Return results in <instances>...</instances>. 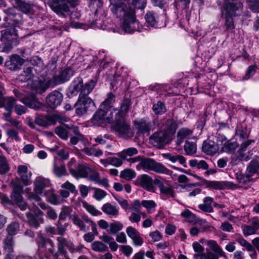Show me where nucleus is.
<instances>
[{"label":"nucleus","mask_w":259,"mask_h":259,"mask_svg":"<svg viewBox=\"0 0 259 259\" xmlns=\"http://www.w3.org/2000/svg\"><path fill=\"white\" fill-rule=\"evenodd\" d=\"M97 81L91 79L88 82L83 83V88L81 94H79L78 99L76 103V113L79 116H82L88 111L94 110L96 107L91 98L88 96L90 94L95 87Z\"/></svg>","instance_id":"1"},{"label":"nucleus","mask_w":259,"mask_h":259,"mask_svg":"<svg viewBox=\"0 0 259 259\" xmlns=\"http://www.w3.org/2000/svg\"><path fill=\"white\" fill-rule=\"evenodd\" d=\"M167 129H163L154 133L151 137L150 140L155 146L161 148L165 144L167 143L168 135L173 133L175 130V123L171 120H167L166 121Z\"/></svg>","instance_id":"2"},{"label":"nucleus","mask_w":259,"mask_h":259,"mask_svg":"<svg viewBox=\"0 0 259 259\" xmlns=\"http://www.w3.org/2000/svg\"><path fill=\"white\" fill-rule=\"evenodd\" d=\"M0 44V50L4 53H8L12 49V40L13 35H16V31L14 28H8L2 31Z\"/></svg>","instance_id":"3"},{"label":"nucleus","mask_w":259,"mask_h":259,"mask_svg":"<svg viewBox=\"0 0 259 259\" xmlns=\"http://www.w3.org/2000/svg\"><path fill=\"white\" fill-rule=\"evenodd\" d=\"M78 0H49L51 9L57 14L68 12L70 7H74Z\"/></svg>","instance_id":"4"},{"label":"nucleus","mask_w":259,"mask_h":259,"mask_svg":"<svg viewBox=\"0 0 259 259\" xmlns=\"http://www.w3.org/2000/svg\"><path fill=\"white\" fill-rule=\"evenodd\" d=\"M75 162L74 159H71L68 164L70 174L77 179L88 178L91 166L88 163H82L78 165L76 169H74L72 165L75 164Z\"/></svg>","instance_id":"5"},{"label":"nucleus","mask_w":259,"mask_h":259,"mask_svg":"<svg viewBox=\"0 0 259 259\" xmlns=\"http://www.w3.org/2000/svg\"><path fill=\"white\" fill-rule=\"evenodd\" d=\"M112 122H114V130L119 136L123 137H129L132 135L130 126L126 121L125 118L113 117Z\"/></svg>","instance_id":"6"},{"label":"nucleus","mask_w":259,"mask_h":259,"mask_svg":"<svg viewBox=\"0 0 259 259\" xmlns=\"http://www.w3.org/2000/svg\"><path fill=\"white\" fill-rule=\"evenodd\" d=\"M224 9L225 10V14L232 16L237 17L241 15L243 9V3L240 1L229 2L226 0Z\"/></svg>","instance_id":"7"},{"label":"nucleus","mask_w":259,"mask_h":259,"mask_svg":"<svg viewBox=\"0 0 259 259\" xmlns=\"http://www.w3.org/2000/svg\"><path fill=\"white\" fill-rule=\"evenodd\" d=\"M52 80L33 79L29 80L28 85L36 93L42 94L45 93L50 87Z\"/></svg>","instance_id":"8"},{"label":"nucleus","mask_w":259,"mask_h":259,"mask_svg":"<svg viewBox=\"0 0 259 259\" xmlns=\"http://www.w3.org/2000/svg\"><path fill=\"white\" fill-rule=\"evenodd\" d=\"M112 114V112L109 114L108 112L100 108L91 118V122L95 126L100 125L104 121L111 123L114 117Z\"/></svg>","instance_id":"9"},{"label":"nucleus","mask_w":259,"mask_h":259,"mask_svg":"<svg viewBox=\"0 0 259 259\" xmlns=\"http://www.w3.org/2000/svg\"><path fill=\"white\" fill-rule=\"evenodd\" d=\"M15 8L13 6V8H9L4 10V12L7 16L4 18V20L6 21H10L8 22L9 24H11L15 26H18L20 20H21V15L18 14L16 12Z\"/></svg>","instance_id":"10"},{"label":"nucleus","mask_w":259,"mask_h":259,"mask_svg":"<svg viewBox=\"0 0 259 259\" xmlns=\"http://www.w3.org/2000/svg\"><path fill=\"white\" fill-rule=\"evenodd\" d=\"M83 88V79L77 77L75 78L70 84L67 92V95L69 97L76 96L79 92L81 94Z\"/></svg>","instance_id":"11"},{"label":"nucleus","mask_w":259,"mask_h":259,"mask_svg":"<svg viewBox=\"0 0 259 259\" xmlns=\"http://www.w3.org/2000/svg\"><path fill=\"white\" fill-rule=\"evenodd\" d=\"M24 60L18 55H12L5 62V66L11 71L19 69L24 64Z\"/></svg>","instance_id":"12"},{"label":"nucleus","mask_w":259,"mask_h":259,"mask_svg":"<svg viewBox=\"0 0 259 259\" xmlns=\"http://www.w3.org/2000/svg\"><path fill=\"white\" fill-rule=\"evenodd\" d=\"M74 74L73 71L70 68H66L61 70L58 76H54L52 81L55 85L63 83L69 80Z\"/></svg>","instance_id":"13"},{"label":"nucleus","mask_w":259,"mask_h":259,"mask_svg":"<svg viewBox=\"0 0 259 259\" xmlns=\"http://www.w3.org/2000/svg\"><path fill=\"white\" fill-rule=\"evenodd\" d=\"M17 172L20 176L21 180L24 186H28L31 184L32 174L28 171L26 165H20L18 166Z\"/></svg>","instance_id":"14"},{"label":"nucleus","mask_w":259,"mask_h":259,"mask_svg":"<svg viewBox=\"0 0 259 259\" xmlns=\"http://www.w3.org/2000/svg\"><path fill=\"white\" fill-rule=\"evenodd\" d=\"M63 100L62 94L57 91H54L46 98V102L51 108H55L60 105Z\"/></svg>","instance_id":"15"},{"label":"nucleus","mask_w":259,"mask_h":259,"mask_svg":"<svg viewBox=\"0 0 259 259\" xmlns=\"http://www.w3.org/2000/svg\"><path fill=\"white\" fill-rule=\"evenodd\" d=\"M115 101V95L111 93H109L107 94V98L101 104L100 108L108 112L109 114L112 112V115L114 117V113L116 109L113 107Z\"/></svg>","instance_id":"16"},{"label":"nucleus","mask_w":259,"mask_h":259,"mask_svg":"<svg viewBox=\"0 0 259 259\" xmlns=\"http://www.w3.org/2000/svg\"><path fill=\"white\" fill-rule=\"evenodd\" d=\"M33 184L34 191L36 193L39 194H42L43 190L49 187L51 185L50 180L41 176L37 177L35 179Z\"/></svg>","instance_id":"17"},{"label":"nucleus","mask_w":259,"mask_h":259,"mask_svg":"<svg viewBox=\"0 0 259 259\" xmlns=\"http://www.w3.org/2000/svg\"><path fill=\"white\" fill-rule=\"evenodd\" d=\"M12 5L17 9L27 14H33V6L25 3L21 0H9Z\"/></svg>","instance_id":"18"},{"label":"nucleus","mask_w":259,"mask_h":259,"mask_svg":"<svg viewBox=\"0 0 259 259\" xmlns=\"http://www.w3.org/2000/svg\"><path fill=\"white\" fill-rule=\"evenodd\" d=\"M101 209L110 217H116L119 214V207L115 203H106L103 205Z\"/></svg>","instance_id":"19"},{"label":"nucleus","mask_w":259,"mask_h":259,"mask_svg":"<svg viewBox=\"0 0 259 259\" xmlns=\"http://www.w3.org/2000/svg\"><path fill=\"white\" fill-rule=\"evenodd\" d=\"M131 101L128 99H124L121 104L119 110H117L115 109V111L114 113V117L125 118L126 114L129 111Z\"/></svg>","instance_id":"20"},{"label":"nucleus","mask_w":259,"mask_h":259,"mask_svg":"<svg viewBox=\"0 0 259 259\" xmlns=\"http://www.w3.org/2000/svg\"><path fill=\"white\" fill-rule=\"evenodd\" d=\"M161 156L163 158L168 160L172 163H175L179 162L180 164L182 165L185 167L187 166L185 158L183 155L171 153H166L161 154Z\"/></svg>","instance_id":"21"},{"label":"nucleus","mask_w":259,"mask_h":259,"mask_svg":"<svg viewBox=\"0 0 259 259\" xmlns=\"http://www.w3.org/2000/svg\"><path fill=\"white\" fill-rule=\"evenodd\" d=\"M85 218H89L87 215H83L82 218L80 219L78 216L75 214H72L69 217L70 219L72 221L73 223L77 226L80 231H88L90 229L89 226L85 225L87 223L85 221Z\"/></svg>","instance_id":"22"},{"label":"nucleus","mask_w":259,"mask_h":259,"mask_svg":"<svg viewBox=\"0 0 259 259\" xmlns=\"http://www.w3.org/2000/svg\"><path fill=\"white\" fill-rule=\"evenodd\" d=\"M62 162L60 159L57 158L55 157L54 158L53 172L58 177H61L67 175L65 166L61 163Z\"/></svg>","instance_id":"23"},{"label":"nucleus","mask_w":259,"mask_h":259,"mask_svg":"<svg viewBox=\"0 0 259 259\" xmlns=\"http://www.w3.org/2000/svg\"><path fill=\"white\" fill-rule=\"evenodd\" d=\"M16 103V100L13 98H5L3 96L2 88H0V107H5L6 110L11 111Z\"/></svg>","instance_id":"24"},{"label":"nucleus","mask_w":259,"mask_h":259,"mask_svg":"<svg viewBox=\"0 0 259 259\" xmlns=\"http://www.w3.org/2000/svg\"><path fill=\"white\" fill-rule=\"evenodd\" d=\"M202 150L208 155H213L217 152L219 148L214 142L208 140L204 141L202 146Z\"/></svg>","instance_id":"25"},{"label":"nucleus","mask_w":259,"mask_h":259,"mask_svg":"<svg viewBox=\"0 0 259 259\" xmlns=\"http://www.w3.org/2000/svg\"><path fill=\"white\" fill-rule=\"evenodd\" d=\"M206 244L218 256H222L227 258V255L223 249L219 245L217 241L213 240L207 241Z\"/></svg>","instance_id":"26"},{"label":"nucleus","mask_w":259,"mask_h":259,"mask_svg":"<svg viewBox=\"0 0 259 259\" xmlns=\"http://www.w3.org/2000/svg\"><path fill=\"white\" fill-rule=\"evenodd\" d=\"M47 119L50 123L55 124L57 121L64 124L65 122L70 121V118L59 113H55L52 115H48Z\"/></svg>","instance_id":"27"},{"label":"nucleus","mask_w":259,"mask_h":259,"mask_svg":"<svg viewBox=\"0 0 259 259\" xmlns=\"http://www.w3.org/2000/svg\"><path fill=\"white\" fill-rule=\"evenodd\" d=\"M139 182L141 186L148 191H152L153 185L151 178L147 175H142L139 178Z\"/></svg>","instance_id":"28"},{"label":"nucleus","mask_w":259,"mask_h":259,"mask_svg":"<svg viewBox=\"0 0 259 259\" xmlns=\"http://www.w3.org/2000/svg\"><path fill=\"white\" fill-rule=\"evenodd\" d=\"M154 160L151 158H142L141 162L136 166V169L140 170L142 169L145 171L151 170Z\"/></svg>","instance_id":"29"},{"label":"nucleus","mask_w":259,"mask_h":259,"mask_svg":"<svg viewBox=\"0 0 259 259\" xmlns=\"http://www.w3.org/2000/svg\"><path fill=\"white\" fill-rule=\"evenodd\" d=\"M10 169L9 161L3 153L0 151V175L7 174Z\"/></svg>","instance_id":"30"},{"label":"nucleus","mask_w":259,"mask_h":259,"mask_svg":"<svg viewBox=\"0 0 259 259\" xmlns=\"http://www.w3.org/2000/svg\"><path fill=\"white\" fill-rule=\"evenodd\" d=\"M146 22L148 27L158 28L157 15L153 12H148L145 16Z\"/></svg>","instance_id":"31"},{"label":"nucleus","mask_w":259,"mask_h":259,"mask_svg":"<svg viewBox=\"0 0 259 259\" xmlns=\"http://www.w3.org/2000/svg\"><path fill=\"white\" fill-rule=\"evenodd\" d=\"M192 134V131L189 128H182L180 129L177 134V145H180L183 142L185 139L189 138Z\"/></svg>","instance_id":"32"},{"label":"nucleus","mask_w":259,"mask_h":259,"mask_svg":"<svg viewBox=\"0 0 259 259\" xmlns=\"http://www.w3.org/2000/svg\"><path fill=\"white\" fill-rule=\"evenodd\" d=\"M57 240L58 252L56 253L66 254L67 251L65 249L64 247H66L68 248V246L69 245L71 242L68 241L66 239L62 237H57Z\"/></svg>","instance_id":"33"},{"label":"nucleus","mask_w":259,"mask_h":259,"mask_svg":"<svg viewBox=\"0 0 259 259\" xmlns=\"http://www.w3.org/2000/svg\"><path fill=\"white\" fill-rule=\"evenodd\" d=\"M213 199L211 197H206L204 200L203 203L199 205V208L205 212H213V207L211 205Z\"/></svg>","instance_id":"34"},{"label":"nucleus","mask_w":259,"mask_h":259,"mask_svg":"<svg viewBox=\"0 0 259 259\" xmlns=\"http://www.w3.org/2000/svg\"><path fill=\"white\" fill-rule=\"evenodd\" d=\"M253 226H245L243 228V233L244 236H248L255 234L259 229V224L257 222L253 221Z\"/></svg>","instance_id":"35"},{"label":"nucleus","mask_w":259,"mask_h":259,"mask_svg":"<svg viewBox=\"0 0 259 259\" xmlns=\"http://www.w3.org/2000/svg\"><path fill=\"white\" fill-rule=\"evenodd\" d=\"M246 170L252 177L254 174L259 172V157L255 158L250 162Z\"/></svg>","instance_id":"36"},{"label":"nucleus","mask_w":259,"mask_h":259,"mask_svg":"<svg viewBox=\"0 0 259 259\" xmlns=\"http://www.w3.org/2000/svg\"><path fill=\"white\" fill-rule=\"evenodd\" d=\"M138 150L134 147H130L125 149L120 152L117 153L116 154L122 159H126L128 156H132L136 155L138 153Z\"/></svg>","instance_id":"37"},{"label":"nucleus","mask_w":259,"mask_h":259,"mask_svg":"<svg viewBox=\"0 0 259 259\" xmlns=\"http://www.w3.org/2000/svg\"><path fill=\"white\" fill-rule=\"evenodd\" d=\"M44 194L47 197V200L52 204L57 205L62 202V199L51 191L45 192Z\"/></svg>","instance_id":"38"},{"label":"nucleus","mask_w":259,"mask_h":259,"mask_svg":"<svg viewBox=\"0 0 259 259\" xmlns=\"http://www.w3.org/2000/svg\"><path fill=\"white\" fill-rule=\"evenodd\" d=\"M160 193L163 199H166L169 197L175 198V193L171 187L166 186H162L160 188Z\"/></svg>","instance_id":"39"},{"label":"nucleus","mask_w":259,"mask_h":259,"mask_svg":"<svg viewBox=\"0 0 259 259\" xmlns=\"http://www.w3.org/2000/svg\"><path fill=\"white\" fill-rule=\"evenodd\" d=\"M152 171H154L157 173L164 174L168 175H170L171 174V171L167 168L162 164L156 162L154 161L153 165L152 168Z\"/></svg>","instance_id":"40"},{"label":"nucleus","mask_w":259,"mask_h":259,"mask_svg":"<svg viewBox=\"0 0 259 259\" xmlns=\"http://www.w3.org/2000/svg\"><path fill=\"white\" fill-rule=\"evenodd\" d=\"M181 215L189 223L195 224L198 221V218L189 209H185L181 213Z\"/></svg>","instance_id":"41"},{"label":"nucleus","mask_w":259,"mask_h":259,"mask_svg":"<svg viewBox=\"0 0 259 259\" xmlns=\"http://www.w3.org/2000/svg\"><path fill=\"white\" fill-rule=\"evenodd\" d=\"M152 110L155 114L161 115L166 111V108L163 102L158 101L156 103L153 104Z\"/></svg>","instance_id":"42"},{"label":"nucleus","mask_w":259,"mask_h":259,"mask_svg":"<svg viewBox=\"0 0 259 259\" xmlns=\"http://www.w3.org/2000/svg\"><path fill=\"white\" fill-rule=\"evenodd\" d=\"M136 128L141 133H149L150 125L149 123L144 120H140L136 122Z\"/></svg>","instance_id":"43"},{"label":"nucleus","mask_w":259,"mask_h":259,"mask_svg":"<svg viewBox=\"0 0 259 259\" xmlns=\"http://www.w3.org/2000/svg\"><path fill=\"white\" fill-rule=\"evenodd\" d=\"M237 147V144L236 142L228 140L224 146L220 148L223 152L230 153L234 152Z\"/></svg>","instance_id":"44"},{"label":"nucleus","mask_w":259,"mask_h":259,"mask_svg":"<svg viewBox=\"0 0 259 259\" xmlns=\"http://www.w3.org/2000/svg\"><path fill=\"white\" fill-rule=\"evenodd\" d=\"M92 249L96 252H103L106 251L108 247L103 242L99 241H96L91 244Z\"/></svg>","instance_id":"45"},{"label":"nucleus","mask_w":259,"mask_h":259,"mask_svg":"<svg viewBox=\"0 0 259 259\" xmlns=\"http://www.w3.org/2000/svg\"><path fill=\"white\" fill-rule=\"evenodd\" d=\"M251 177L250 174L247 172V170L245 171V176L240 171H238L235 174V178L237 181L239 183L243 184H246L247 182H249Z\"/></svg>","instance_id":"46"},{"label":"nucleus","mask_w":259,"mask_h":259,"mask_svg":"<svg viewBox=\"0 0 259 259\" xmlns=\"http://www.w3.org/2000/svg\"><path fill=\"white\" fill-rule=\"evenodd\" d=\"M72 211V208L68 206L63 205L61 208V211L59 215V220H65L66 218L71 215V213Z\"/></svg>","instance_id":"47"},{"label":"nucleus","mask_w":259,"mask_h":259,"mask_svg":"<svg viewBox=\"0 0 259 259\" xmlns=\"http://www.w3.org/2000/svg\"><path fill=\"white\" fill-rule=\"evenodd\" d=\"M142 206L145 207L148 213L153 212V209H155L157 206L156 203L152 200H144L141 201Z\"/></svg>","instance_id":"48"},{"label":"nucleus","mask_w":259,"mask_h":259,"mask_svg":"<svg viewBox=\"0 0 259 259\" xmlns=\"http://www.w3.org/2000/svg\"><path fill=\"white\" fill-rule=\"evenodd\" d=\"M20 100L25 105L31 108L35 109L36 108V99L34 96L31 97H26L23 99H20Z\"/></svg>","instance_id":"49"},{"label":"nucleus","mask_w":259,"mask_h":259,"mask_svg":"<svg viewBox=\"0 0 259 259\" xmlns=\"http://www.w3.org/2000/svg\"><path fill=\"white\" fill-rule=\"evenodd\" d=\"M184 149L187 155H192L196 152V145L194 142L186 141L184 145Z\"/></svg>","instance_id":"50"},{"label":"nucleus","mask_w":259,"mask_h":259,"mask_svg":"<svg viewBox=\"0 0 259 259\" xmlns=\"http://www.w3.org/2000/svg\"><path fill=\"white\" fill-rule=\"evenodd\" d=\"M123 224L120 222H114L109 224V232L115 234L122 229Z\"/></svg>","instance_id":"51"},{"label":"nucleus","mask_w":259,"mask_h":259,"mask_svg":"<svg viewBox=\"0 0 259 259\" xmlns=\"http://www.w3.org/2000/svg\"><path fill=\"white\" fill-rule=\"evenodd\" d=\"M136 176L135 171L132 169H125L121 171L120 177L125 180H131Z\"/></svg>","instance_id":"52"},{"label":"nucleus","mask_w":259,"mask_h":259,"mask_svg":"<svg viewBox=\"0 0 259 259\" xmlns=\"http://www.w3.org/2000/svg\"><path fill=\"white\" fill-rule=\"evenodd\" d=\"M248 8L254 13H259V0H246Z\"/></svg>","instance_id":"53"},{"label":"nucleus","mask_w":259,"mask_h":259,"mask_svg":"<svg viewBox=\"0 0 259 259\" xmlns=\"http://www.w3.org/2000/svg\"><path fill=\"white\" fill-rule=\"evenodd\" d=\"M83 207L87 211L94 216L100 215L102 214V212L97 209L93 205L89 204L86 202L83 203Z\"/></svg>","instance_id":"54"},{"label":"nucleus","mask_w":259,"mask_h":259,"mask_svg":"<svg viewBox=\"0 0 259 259\" xmlns=\"http://www.w3.org/2000/svg\"><path fill=\"white\" fill-rule=\"evenodd\" d=\"M234 17L230 16L225 14V25L226 30L228 31H232L235 28V25L234 24L233 18Z\"/></svg>","instance_id":"55"},{"label":"nucleus","mask_w":259,"mask_h":259,"mask_svg":"<svg viewBox=\"0 0 259 259\" xmlns=\"http://www.w3.org/2000/svg\"><path fill=\"white\" fill-rule=\"evenodd\" d=\"M27 222L32 228L37 229L39 227V223L37 219L30 213L27 212L26 213Z\"/></svg>","instance_id":"56"},{"label":"nucleus","mask_w":259,"mask_h":259,"mask_svg":"<svg viewBox=\"0 0 259 259\" xmlns=\"http://www.w3.org/2000/svg\"><path fill=\"white\" fill-rule=\"evenodd\" d=\"M236 241L240 244V245L245 247L248 251H250L253 250V246L242 236H240L239 237L236 239Z\"/></svg>","instance_id":"57"},{"label":"nucleus","mask_w":259,"mask_h":259,"mask_svg":"<svg viewBox=\"0 0 259 259\" xmlns=\"http://www.w3.org/2000/svg\"><path fill=\"white\" fill-rule=\"evenodd\" d=\"M55 133L63 140H67L69 137L67 130L62 126H57L55 129Z\"/></svg>","instance_id":"58"},{"label":"nucleus","mask_w":259,"mask_h":259,"mask_svg":"<svg viewBox=\"0 0 259 259\" xmlns=\"http://www.w3.org/2000/svg\"><path fill=\"white\" fill-rule=\"evenodd\" d=\"M89 180L95 183L96 184L98 182L100 178V174L92 167H91V170L89 172Z\"/></svg>","instance_id":"59"},{"label":"nucleus","mask_w":259,"mask_h":259,"mask_svg":"<svg viewBox=\"0 0 259 259\" xmlns=\"http://www.w3.org/2000/svg\"><path fill=\"white\" fill-rule=\"evenodd\" d=\"M107 195V193L104 190L99 189L95 188L94 194V198L97 201H101Z\"/></svg>","instance_id":"60"},{"label":"nucleus","mask_w":259,"mask_h":259,"mask_svg":"<svg viewBox=\"0 0 259 259\" xmlns=\"http://www.w3.org/2000/svg\"><path fill=\"white\" fill-rule=\"evenodd\" d=\"M19 229L18 223L14 222L11 223L7 228L8 235L13 236L17 233Z\"/></svg>","instance_id":"61"},{"label":"nucleus","mask_w":259,"mask_h":259,"mask_svg":"<svg viewBox=\"0 0 259 259\" xmlns=\"http://www.w3.org/2000/svg\"><path fill=\"white\" fill-rule=\"evenodd\" d=\"M84 248L83 245L79 244L78 245H74L72 242H70L68 246V249L71 253L76 252H81Z\"/></svg>","instance_id":"62"},{"label":"nucleus","mask_w":259,"mask_h":259,"mask_svg":"<svg viewBox=\"0 0 259 259\" xmlns=\"http://www.w3.org/2000/svg\"><path fill=\"white\" fill-rule=\"evenodd\" d=\"M13 244L14 242L13 240L12 236L8 235V236L5 239V249H8V251L9 252H12Z\"/></svg>","instance_id":"63"},{"label":"nucleus","mask_w":259,"mask_h":259,"mask_svg":"<svg viewBox=\"0 0 259 259\" xmlns=\"http://www.w3.org/2000/svg\"><path fill=\"white\" fill-rule=\"evenodd\" d=\"M256 70V66L255 65L249 66L246 71L245 76L243 77L242 80H244L248 79L251 76L254 74Z\"/></svg>","instance_id":"64"}]
</instances>
